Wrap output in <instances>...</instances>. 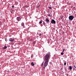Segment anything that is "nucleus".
<instances>
[{
	"mask_svg": "<svg viewBox=\"0 0 76 76\" xmlns=\"http://www.w3.org/2000/svg\"><path fill=\"white\" fill-rule=\"evenodd\" d=\"M51 56L50 54V53L48 54H47L45 56V61H49V58Z\"/></svg>",
	"mask_w": 76,
	"mask_h": 76,
	"instance_id": "nucleus-1",
	"label": "nucleus"
},
{
	"mask_svg": "<svg viewBox=\"0 0 76 76\" xmlns=\"http://www.w3.org/2000/svg\"><path fill=\"white\" fill-rule=\"evenodd\" d=\"M48 61H45V62L44 64V67H43V69H45V67H46L47 66Z\"/></svg>",
	"mask_w": 76,
	"mask_h": 76,
	"instance_id": "nucleus-2",
	"label": "nucleus"
},
{
	"mask_svg": "<svg viewBox=\"0 0 76 76\" xmlns=\"http://www.w3.org/2000/svg\"><path fill=\"white\" fill-rule=\"evenodd\" d=\"M22 16H20V17H17L16 19L19 22L21 20V19H22Z\"/></svg>",
	"mask_w": 76,
	"mask_h": 76,
	"instance_id": "nucleus-3",
	"label": "nucleus"
},
{
	"mask_svg": "<svg viewBox=\"0 0 76 76\" xmlns=\"http://www.w3.org/2000/svg\"><path fill=\"white\" fill-rule=\"evenodd\" d=\"M69 20H72L74 18V17L72 15H70L69 16Z\"/></svg>",
	"mask_w": 76,
	"mask_h": 76,
	"instance_id": "nucleus-4",
	"label": "nucleus"
},
{
	"mask_svg": "<svg viewBox=\"0 0 76 76\" xmlns=\"http://www.w3.org/2000/svg\"><path fill=\"white\" fill-rule=\"evenodd\" d=\"M51 22L52 24H53H53H55V23H56V21H55L54 19H52L51 21Z\"/></svg>",
	"mask_w": 76,
	"mask_h": 76,
	"instance_id": "nucleus-5",
	"label": "nucleus"
},
{
	"mask_svg": "<svg viewBox=\"0 0 76 76\" xmlns=\"http://www.w3.org/2000/svg\"><path fill=\"white\" fill-rule=\"evenodd\" d=\"M9 41L10 42H13L15 41V39H12V38H10L9 39Z\"/></svg>",
	"mask_w": 76,
	"mask_h": 76,
	"instance_id": "nucleus-6",
	"label": "nucleus"
},
{
	"mask_svg": "<svg viewBox=\"0 0 76 76\" xmlns=\"http://www.w3.org/2000/svg\"><path fill=\"white\" fill-rule=\"evenodd\" d=\"M45 20L46 22H49L50 20H48V19L47 18L46 20Z\"/></svg>",
	"mask_w": 76,
	"mask_h": 76,
	"instance_id": "nucleus-7",
	"label": "nucleus"
},
{
	"mask_svg": "<svg viewBox=\"0 0 76 76\" xmlns=\"http://www.w3.org/2000/svg\"><path fill=\"white\" fill-rule=\"evenodd\" d=\"M31 65L32 66H34V62H32L31 63Z\"/></svg>",
	"mask_w": 76,
	"mask_h": 76,
	"instance_id": "nucleus-8",
	"label": "nucleus"
},
{
	"mask_svg": "<svg viewBox=\"0 0 76 76\" xmlns=\"http://www.w3.org/2000/svg\"><path fill=\"white\" fill-rule=\"evenodd\" d=\"M69 70H72V66H69Z\"/></svg>",
	"mask_w": 76,
	"mask_h": 76,
	"instance_id": "nucleus-9",
	"label": "nucleus"
},
{
	"mask_svg": "<svg viewBox=\"0 0 76 76\" xmlns=\"http://www.w3.org/2000/svg\"><path fill=\"white\" fill-rule=\"evenodd\" d=\"M42 20H41V21H40L39 23V24H41L42 23Z\"/></svg>",
	"mask_w": 76,
	"mask_h": 76,
	"instance_id": "nucleus-10",
	"label": "nucleus"
},
{
	"mask_svg": "<svg viewBox=\"0 0 76 76\" xmlns=\"http://www.w3.org/2000/svg\"><path fill=\"white\" fill-rule=\"evenodd\" d=\"M7 48V46H5L4 47V50H5V49H6Z\"/></svg>",
	"mask_w": 76,
	"mask_h": 76,
	"instance_id": "nucleus-11",
	"label": "nucleus"
},
{
	"mask_svg": "<svg viewBox=\"0 0 76 76\" xmlns=\"http://www.w3.org/2000/svg\"><path fill=\"white\" fill-rule=\"evenodd\" d=\"M21 26H24V23H21Z\"/></svg>",
	"mask_w": 76,
	"mask_h": 76,
	"instance_id": "nucleus-12",
	"label": "nucleus"
},
{
	"mask_svg": "<svg viewBox=\"0 0 76 76\" xmlns=\"http://www.w3.org/2000/svg\"><path fill=\"white\" fill-rule=\"evenodd\" d=\"M48 16H49V17H51V14H49V15H48Z\"/></svg>",
	"mask_w": 76,
	"mask_h": 76,
	"instance_id": "nucleus-13",
	"label": "nucleus"
},
{
	"mask_svg": "<svg viewBox=\"0 0 76 76\" xmlns=\"http://www.w3.org/2000/svg\"><path fill=\"white\" fill-rule=\"evenodd\" d=\"M48 7L49 9H52V7Z\"/></svg>",
	"mask_w": 76,
	"mask_h": 76,
	"instance_id": "nucleus-14",
	"label": "nucleus"
},
{
	"mask_svg": "<svg viewBox=\"0 0 76 76\" xmlns=\"http://www.w3.org/2000/svg\"><path fill=\"white\" fill-rule=\"evenodd\" d=\"M43 64H44V62H43V63H42V64H41V67H42V66H43Z\"/></svg>",
	"mask_w": 76,
	"mask_h": 76,
	"instance_id": "nucleus-15",
	"label": "nucleus"
},
{
	"mask_svg": "<svg viewBox=\"0 0 76 76\" xmlns=\"http://www.w3.org/2000/svg\"><path fill=\"white\" fill-rule=\"evenodd\" d=\"M41 35H42L41 34V33L39 34V37H40V36H41Z\"/></svg>",
	"mask_w": 76,
	"mask_h": 76,
	"instance_id": "nucleus-16",
	"label": "nucleus"
},
{
	"mask_svg": "<svg viewBox=\"0 0 76 76\" xmlns=\"http://www.w3.org/2000/svg\"><path fill=\"white\" fill-rule=\"evenodd\" d=\"M12 8H14V7H15V6H14V5H12Z\"/></svg>",
	"mask_w": 76,
	"mask_h": 76,
	"instance_id": "nucleus-17",
	"label": "nucleus"
},
{
	"mask_svg": "<svg viewBox=\"0 0 76 76\" xmlns=\"http://www.w3.org/2000/svg\"><path fill=\"white\" fill-rule=\"evenodd\" d=\"M64 66H66V62H65L64 63Z\"/></svg>",
	"mask_w": 76,
	"mask_h": 76,
	"instance_id": "nucleus-18",
	"label": "nucleus"
},
{
	"mask_svg": "<svg viewBox=\"0 0 76 76\" xmlns=\"http://www.w3.org/2000/svg\"><path fill=\"white\" fill-rule=\"evenodd\" d=\"M61 55H63V53H61Z\"/></svg>",
	"mask_w": 76,
	"mask_h": 76,
	"instance_id": "nucleus-19",
	"label": "nucleus"
},
{
	"mask_svg": "<svg viewBox=\"0 0 76 76\" xmlns=\"http://www.w3.org/2000/svg\"><path fill=\"white\" fill-rule=\"evenodd\" d=\"M10 12H11V13H12V11H11V10H10Z\"/></svg>",
	"mask_w": 76,
	"mask_h": 76,
	"instance_id": "nucleus-20",
	"label": "nucleus"
},
{
	"mask_svg": "<svg viewBox=\"0 0 76 76\" xmlns=\"http://www.w3.org/2000/svg\"><path fill=\"white\" fill-rule=\"evenodd\" d=\"M64 50L62 52H64Z\"/></svg>",
	"mask_w": 76,
	"mask_h": 76,
	"instance_id": "nucleus-21",
	"label": "nucleus"
},
{
	"mask_svg": "<svg viewBox=\"0 0 76 76\" xmlns=\"http://www.w3.org/2000/svg\"><path fill=\"white\" fill-rule=\"evenodd\" d=\"M5 41H7V39H6L5 38Z\"/></svg>",
	"mask_w": 76,
	"mask_h": 76,
	"instance_id": "nucleus-22",
	"label": "nucleus"
},
{
	"mask_svg": "<svg viewBox=\"0 0 76 76\" xmlns=\"http://www.w3.org/2000/svg\"><path fill=\"white\" fill-rule=\"evenodd\" d=\"M43 24H44V23H45V22H44V21H43Z\"/></svg>",
	"mask_w": 76,
	"mask_h": 76,
	"instance_id": "nucleus-23",
	"label": "nucleus"
},
{
	"mask_svg": "<svg viewBox=\"0 0 76 76\" xmlns=\"http://www.w3.org/2000/svg\"><path fill=\"white\" fill-rule=\"evenodd\" d=\"M62 69H63V68H61V70H62Z\"/></svg>",
	"mask_w": 76,
	"mask_h": 76,
	"instance_id": "nucleus-24",
	"label": "nucleus"
},
{
	"mask_svg": "<svg viewBox=\"0 0 76 76\" xmlns=\"http://www.w3.org/2000/svg\"><path fill=\"white\" fill-rule=\"evenodd\" d=\"M26 7H28L27 6H26Z\"/></svg>",
	"mask_w": 76,
	"mask_h": 76,
	"instance_id": "nucleus-25",
	"label": "nucleus"
},
{
	"mask_svg": "<svg viewBox=\"0 0 76 76\" xmlns=\"http://www.w3.org/2000/svg\"><path fill=\"white\" fill-rule=\"evenodd\" d=\"M74 67H75V69H76V66H74Z\"/></svg>",
	"mask_w": 76,
	"mask_h": 76,
	"instance_id": "nucleus-26",
	"label": "nucleus"
},
{
	"mask_svg": "<svg viewBox=\"0 0 76 76\" xmlns=\"http://www.w3.org/2000/svg\"><path fill=\"white\" fill-rule=\"evenodd\" d=\"M11 11H12H12H13V10H11Z\"/></svg>",
	"mask_w": 76,
	"mask_h": 76,
	"instance_id": "nucleus-27",
	"label": "nucleus"
},
{
	"mask_svg": "<svg viewBox=\"0 0 76 76\" xmlns=\"http://www.w3.org/2000/svg\"><path fill=\"white\" fill-rule=\"evenodd\" d=\"M11 11H12H12H13V10H11Z\"/></svg>",
	"mask_w": 76,
	"mask_h": 76,
	"instance_id": "nucleus-28",
	"label": "nucleus"
},
{
	"mask_svg": "<svg viewBox=\"0 0 76 76\" xmlns=\"http://www.w3.org/2000/svg\"><path fill=\"white\" fill-rule=\"evenodd\" d=\"M44 26H45V24H44Z\"/></svg>",
	"mask_w": 76,
	"mask_h": 76,
	"instance_id": "nucleus-29",
	"label": "nucleus"
}]
</instances>
